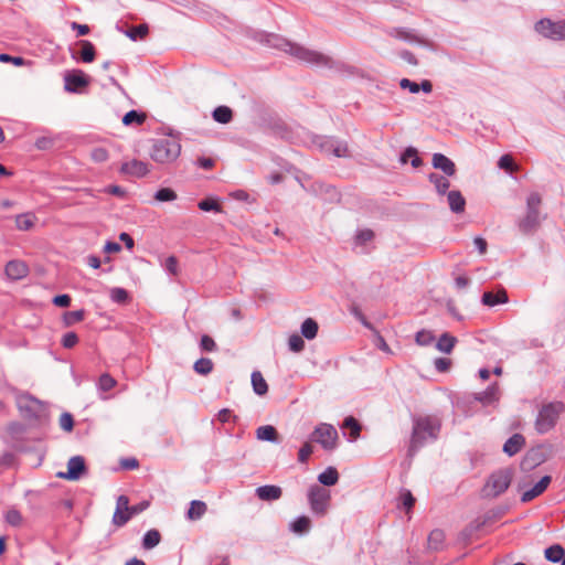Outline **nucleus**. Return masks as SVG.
<instances>
[{"label":"nucleus","mask_w":565,"mask_h":565,"mask_svg":"<svg viewBox=\"0 0 565 565\" xmlns=\"http://www.w3.org/2000/svg\"><path fill=\"white\" fill-rule=\"evenodd\" d=\"M117 384V381L109 375L108 373H104L99 376L97 387L102 392H108L114 388Z\"/></svg>","instance_id":"nucleus-43"},{"label":"nucleus","mask_w":565,"mask_h":565,"mask_svg":"<svg viewBox=\"0 0 565 565\" xmlns=\"http://www.w3.org/2000/svg\"><path fill=\"white\" fill-rule=\"evenodd\" d=\"M440 420L434 416H426V438L429 437L436 440L440 431Z\"/></svg>","instance_id":"nucleus-34"},{"label":"nucleus","mask_w":565,"mask_h":565,"mask_svg":"<svg viewBox=\"0 0 565 565\" xmlns=\"http://www.w3.org/2000/svg\"><path fill=\"white\" fill-rule=\"evenodd\" d=\"M108 151L103 147L94 148L90 152V158L97 163L105 162L108 160Z\"/></svg>","instance_id":"nucleus-54"},{"label":"nucleus","mask_w":565,"mask_h":565,"mask_svg":"<svg viewBox=\"0 0 565 565\" xmlns=\"http://www.w3.org/2000/svg\"><path fill=\"white\" fill-rule=\"evenodd\" d=\"M193 370L200 375H207L213 370V362L209 358H201L194 363Z\"/></svg>","instance_id":"nucleus-39"},{"label":"nucleus","mask_w":565,"mask_h":565,"mask_svg":"<svg viewBox=\"0 0 565 565\" xmlns=\"http://www.w3.org/2000/svg\"><path fill=\"white\" fill-rule=\"evenodd\" d=\"M82 45L81 58L85 63H90L95 58V47L92 42L83 40L79 42Z\"/></svg>","instance_id":"nucleus-40"},{"label":"nucleus","mask_w":565,"mask_h":565,"mask_svg":"<svg viewBox=\"0 0 565 565\" xmlns=\"http://www.w3.org/2000/svg\"><path fill=\"white\" fill-rule=\"evenodd\" d=\"M401 500H402L403 507L406 510H409L415 503V498L408 490H405L401 493Z\"/></svg>","instance_id":"nucleus-64"},{"label":"nucleus","mask_w":565,"mask_h":565,"mask_svg":"<svg viewBox=\"0 0 565 565\" xmlns=\"http://www.w3.org/2000/svg\"><path fill=\"white\" fill-rule=\"evenodd\" d=\"M85 311L84 310H75V311H67L64 313V323L66 326H72L76 322H79L84 319Z\"/></svg>","instance_id":"nucleus-46"},{"label":"nucleus","mask_w":565,"mask_h":565,"mask_svg":"<svg viewBox=\"0 0 565 565\" xmlns=\"http://www.w3.org/2000/svg\"><path fill=\"white\" fill-rule=\"evenodd\" d=\"M181 151V146L178 141L172 139H159L154 141L151 149V158L161 164L171 163L174 161Z\"/></svg>","instance_id":"nucleus-6"},{"label":"nucleus","mask_w":565,"mask_h":565,"mask_svg":"<svg viewBox=\"0 0 565 565\" xmlns=\"http://www.w3.org/2000/svg\"><path fill=\"white\" fill-rule=\"evenodd\" d=\"M6 275L11 280H20L28 276L29 267L22 260H10L4 267Z\"/></svg>","instance_id":"nucleus-15"},{"label":"nucleus","mask_w":565,"mask_h":565,"mask_svg":"<svg viewBox=\"0 0 565 565\" xmlns=\"http://www.w3.org/2000/svg\"><path fill=\"white\" fill-rule=\"evenodd\" d=\"M542 198L537 192H532L526 199V214L518 222L520 232L524 235L533 234L541 224L540 206Z\"/></svg>","instance_id":"nucleus-2"},{"label":"nucleus","mask_w":565,"mask_h":565,"mask_svg":"<svg viewBox=\"0 0 565 565\" xmlns=\"http://www.w3.org/2000/svg\"><path fill=\"white\" fill-rule=\"evenodd\" d=\"M565 555V550L559 544H553L544 551L545 558L551 563H558Z\"/></svg>","instance_id":"nucleus-31"},{"label":"nucleus","mask_w":565,"mask_h":565,"mask_svg":"<svg viewBox=\"0 0 565 565\" xmlns=\"http://www.w3.org/2000/svg\"><path fill=\"white\" fill-rule=\"evenodd\" d=\"M120 172L129 177L142 178L148 174L149 167L148 163L134 159L124 162L120 167Z\"/></svg>","instance_id":"nucleus-14"},{"label":"nucleus","mask_w":565,"mask_h":565,"mask_svg":"<svg viewBox=\"0 0 565 565\" xmlns=\"http://www.w3.org/2000/svg\"><path fill=\"white\" fill-rule=\"evenodd\" d=\"M78 342V337L75 332H67L63 335L62 338V345L65 348V349H72L74 348Z\"/></svg>","instance_id":"nucleus-60"},{"label":"nucleus","mask_w":565,"mask_h":565,"mask_svg":"<svg viewBox=\"0 0 565 565\" xmlns=\"http://www.w3.org/2000/svg\"><path fill=\"white\" fill-rule=\"evenodd\" d=\"M282 490L278 486L265 484L256 489V495L263 501H276L281 498Z\"/></svg>","instance_id":"nucleus-19"},{"label":"nucleus","mask_w":565,"mask_h":565,"mask_svg":"<svg viewBox=\"0 0 565 565\" xmlns=\"http://www.w3.org/2000/svg\"><path fill=\"white\" fill-rule=\"evenodd\" d=\"M339 480L338 470L334 467H328L318 476V481L322 486L331 487L334 486Z\"/></svg>","instance_id":"nucleus-28"},{"label":"nucleus","mask_w":565,"mask_h":565,"mask_svg":"<svg viewBox=\"0 0 565 565\" xmlns=\"http://www.w3.org/2000/svg\"><path fill=\"white\" fill-rule=\"evenodd\" d=\"M313 143L326 154H333L338 158L350 156L348 143L343 140L332 137H317Z\"/></svg>","instance_id":"nucleus-9"},{"label":"nucleus","mask_w":565,"mask_h":565,"mask_svg":"<svg viewBox=\"0 0 565 565\" xmlns=\"http://www.w3.org/2000/svg\"><path fill=\"white\" fill-rule=\"evenodd\" d=\"M86 472L85 459L82 456H73L67 461V471L57 472L60 479L76 481Z\"/></svg>","instance_id":"nucleus-11"},{"label":"nucleus","mask_w":565,"mask_h":565,"mask_svg":"<svg viewBox=\"0 0 565 565\" xmlns=\"http://www.w3.org/2000/svg\"><path fill=\"white\" fill-rule=\"evenodd\" d=\"M399 86L404 89L408 88L411 93H418L419 90H424V82L418 84L409 81L408 78L401 79Z\"/></svg>","instance_id":"nucleus-59"},{"label":"nucleus","mask_w":565,"mask_h":565,"mask_svg":"<svg viewBox=\"0 0 565 565\" xmlns=\"http://www.w3.org/2000/svg\"><path fill=\"white\" fill-rule=\"evenodd\" d=\"M17 407L26 420L42 422L46 417V408L42 401L30 393H20L15 397Z\"/></svg>","instance_id":"nucleus-3"},{"label":"nucleus","mask_w":565,"mask_h":565,"mask_svg":"<svg viewBox=\"0 0 565 565\" xmlns=\"http://www.w3.org/2000/svg\"><path fill=\"white\" fill-rule=\"evenodd\" d=\"M513 477L511 468H503L493 471L482 488L484 498H497L510 487Z\"/></svg>","instance_id":"nucleus-4"},{"label":"nucleus","mask_w":565,"mask_h":565,"mask_svg":"<svg viewBox=\"0 0 565 565\" xmlns=\"http://www.w3.org/2000/svg\"><path fill=\"white\" fill-rule=\"evenodd\" d=\"M312 454V446L309 443L303 444L298 452V460L303 463L308 460Z\"/></svg>","instance_id":"nucleus-63"},{"label":"nucleus","mask_w":565,"mask_h":565,"mask_svg":"<svg viewBox=\"0 0 565 565\" xmlns=\"http://www.w3.org/2000/svg\"><path fill=\"white\" fill-rule=\"evenodd\" d=\"M458 340L449 332H444L436 342V349L445 354H450L456 347Z\"/></svg>","instance_id":"nucleus-23"},{"label":"nucleus","mask_w":565,"mask_h":565,"mask_svg":"<svg viewBox=\"0 0 565 565\" xmlns=\"http://www.w3.org/2000/svg\"><path fill=\"white\" fill-rule=\"evenodd\" d=\"M15 462L17 456L11 451L3 452L0 456V467L2 468H11L15 465Z\"/></svg>","instance_id":"nucleus-58"},{"label":"nucleus","mask_w":565,"mask_h":565,"mask_svg":"<svg viewBox=\"0 0 565 565\" xmlns=\"http://www.w3.org/2000/svg\"><path fill=\"white\" fill-rule=\"evenodd\" d=\"M310 527H311V521L306 515L298 516L290 523V531H292L296 534H300V535L308 533Z\"/></svg>","instance_id":"nucleus-29"},{"label":"nucleus","mask_w":565,"mask_h":565,"mask_svg":"<svg viewBox=\"0 0 565 565\" xmlns=\"http://www.w3.org/2000/svg\"><path fill=\"white\" fill-rule=\"evenodd\" d=\"M131 518V514L125 512V510H115L113 515V523L116 526H124Z\"/></svg>","instance_id":"nucleus-50"},{"label":"nucleus","mask_w":565,"mask_h":565,"mask_svg":"<svg viewBox=\"0 0 565 565\" xmlns=\"http://www.w3.org/2000/svg\"><path fill=\"white\" fill-rule=\"evenodd\" d=\"M311 440L320 444L326 450H333L337 447L338 431L327 423L319 424L310 436Z\"/></svg>","instance_id":"nucleus-8"},{"label":"nucleus","mask_w":565,"mask_h":565,"mask_svg":"<svg viewBox=\"0 0 565 565\" xmlns=\"http://www.w3.org/2000/svg\"><path fill=\"white\" fill-rule=\"evenodd\" d=\"M447 201L449 209L454 213H462L465 212L466 207V199L458 190H452L447 193Z\"/></svg>","instance_id":"nucleus-21"},{"label":"nucleus","mask_w":565,"mask_h":565,"mask_svg":"<svg viewBox=\"0 0 565 565\" xmlns=\"http://www.w3.org/2000/svg\"><path fill=\"white\" fill-rule=\"evenodd\" d=\"M408 161L414 168L422 166V158L418 156L417 150L413 147L407 148L401 156L402 163H407Z\"/></svg>","instance_id":"nucleus-36"},{"label":"nucleus","mask_w":565,"mask_h":565,"mask_svg":"<svg viewBox=\"0 0 565 565\" xmlns=\"http://www.w3.org/2000/svg\"><path fill=\"white\" fill-rule=\"evenodd\" d=\"M55 139L51 136H42L35 140V147L39 150H49L54 146Z\"/></svg>","instance_id":"nucleus-52"},{"label":"nucleus","mask_w":565,"mask_h":565,"mask_svg":"<svg viewBox=\"0 0 565 565\" xmlns=\"http://www.w3.org/2000/svg\"><path fill=\"white\" fill-rule=\"evenodd\" d=\"M288 345L290 351L298 353L303 350L305 341L301 335L295 333L289 337Z\"/></svg>","instance_id":"nucleus-48"},{"label":"nucleus","mask_w":565,"mask_h":565,"mask_svg":"<svg viewBox=\"0 0 565 565\" xmlns=\"http://www.w3.org/2000/svg\"><path fill=\"white\" fill-rule=\"evenodd\" d=\"M36 216L31 213H22L15 216V226L19 231H30L33 228Z\"/></svg>","instance_id":"nucleus-26"},{"label":"nucleus","mask_w":565,"mask_h":565,"mask_svg":"<svg viewBox=\"0 0 565 565\" xmlns=\"http://www.w3.org/2000/svg\"><path fill=\"white\" fill-rule=\"evenodd\" d=\"M149 32V29H148V25L147 24H139V25H136V26H132L130 28L127 32H126V35L132 40V41H137V40H141L143 38H146V35L148 34Z\"/></svg>","instance_id":"nucleus-42"},{"label":"nucleus","mask_w":565,"mask_h":565,"mask_svg":"<svg viewBox=\"0 0 565 565\" xmlns=\"http://www.w3.org/2000/svg\"><path fill=\"white\" fill-rule=\"evenodd\" d=\"M331 495L329 490L317 484L311 486L308 492V500L311 511L319 516L327 513Z\"/></svg>","instance_id":"nucleus-7"},{"label":"nucleus","mask_w":565,"mask_h":565,"mask_svg":"<svg viewBox=\"0 0 565 565\" xmlns=\"http://www.w3.org/2000/svg\"><path fill=\"white\" fill-rule=\"evenodd\" d=\"M525 446V437L522 434H513L503 445V452L509 457L516 455Z\"/></svg>","instance_id":"nucleus-18"},{"label":"nucleus","mask_w":565,"mask_h":565,"mask_svg":"<svg viewBox=\"0 0 565 565\" xmlns=\"http://www.w3.org/2000/svg\"><path fill=\"white\" fill-rule=\"evenodd\" d=\"M258 36L259 42L265 43L268 46L287 52L297 60L305 62L307 64L328 68H331L334 65V62L330 56L319 51L307 49L297 43H291L290 41L278 34L262 32L258 34Z\"/></svg>","instance_id":"nucleus-1"},{"label":"nucleus","mask_w":565,"mask_h":565,"mask_svg":"<svg viewBox=\"0 0 565 565\" xmlns=\"http://www.w3.org/2000/svg\"><path fill=\"white\" fill-rule=\"evenodd\" d=\"M342 427L350 429V441L356 440L362 429L360 423L352 416L344 419Z\"/></svg>","instance_id":"nucleus-37"},{"label":"nucleus","mask_w":565,"mask_h":565,"mask_svg":"<svg viewBox=\"0 0 565 565\" xmlns=\"http://www.w3.org/2000/svg\"><path fill=\"white\" fill-rule=\"evenodd\" d=\"M252 385L254 392L259 396H263L268 392V385L259 371H254L252 373Z\"/></svg>","instance_id":"nucleus-30"},{"label":"nucleus","mask_w":565,"mask_h":565,"mask_svg":"<svg viewBox=\"0 0 565 565\" xmlns=\"http://www.w3.org/2000/svg\"><path fill=\"white\" fill-rule=\"evenodd\" d=\"M146 120V116L142 113H139L137 110H129L122 117V124L125 126H129L131 124L141 125Z\"/></svg>","instance_id":"nucleus-41"},{"label":"nucleus","mask_w":565,"mask_h":565,"mask_svg":"<svg viewBox=\"0 0 565 565\" xmlns=\"http://www.w3.org/2000/svg\"><path fill=\"white\" fill-rule=\"evenodd\" d=\"M6 521L12 526H19L22 523V515L18 510L11 509L6 513Z\"/></svg>","instance_id":"nucleus-56"},{"label":"nucleus","mask_w":565,"mask_h":565,"mask_svg":"<svg viewBox=\"0 0 565 565\" xmlns=\"http://www.w3.org/2000/svg\"><path fill=\"white\" fill-rule=\"evenodd\" d=\"M154 199L160 202H171L177 199V193L170 188H161L154 193Z\"/></svg>","instance_id":"nucleus-45"},{"label":"nucleus","mask_w":565,"mask_h":565,"mask_svg":"<svg viewBox=\"0 0 565 565\" xmlns=\"http://www.w3.org/2000/svg\"><path fill=\"white\" fill-rule=\"evenodd\" d=\"M498 167L502 170L512 172L515 169V163L510 154H503L500 157L498 161Z\"/></svg>","instance_id":"nucleus-51"},{"label":"nucleus","mask_w":565,"mask_h":565,"mask_svg":"<svg viewBox=\"0 0 565 565\" xmlns=\"http://www.w3.org/2000/svg\"><path fill=\"white\" fill-rule=\"evenodd\" d=\"M60 426L65 431H71L74 426L73 416L70 413H63L60 417Z\"/></svg>","instance_id":"nucleus-62"},{"label":"nucleus","mask_w":565,"mask_h":565,"mask_svg":"<svg viewBox=\"0 0 565 565\" xmlns=\"http://www.w3.org/2000/svg\"><path fill=\"white\" fill-rule=\"evenodd\" d=\"M212 116L220 124H228L233 118V111L227 106H218L213 110Z\"/></svg>","instance_id":"nucleus-35"},{"label":"nucleus","mask_w":565,"mask_h":565,"mask_svg":"<svg viewBox=\"0 0 565 565\" xmlns=\"http://www.w3.org/2000/svg\"><path fill=\"white\" fill-rule=\"evenodd\" d=\"M535 31L552 40L565 39V20L553 22L550 19H542L535 23Z\"/></svg>","instance_id":"nucleus-10"},{"label":"nucleus","mask_w":565,"mask_h":565,"mask_svg":"<svg viewBox=\"0 0 565 565\" xmlns=\"http://www.w3.org/2000/svg\"><path fill=\"white\" fill-rule=\"evenodd\" d=\"M198 206L200 210H202L204 212H210V211L220 212L221 211L220 204L212 199H205V200L200 201Z\"/></svg>","instance_id":"nucleus-53"},{"label":"nucleus","mask_w":565,"mask_h":565,"mask_svg":"<svg viewBox=\"0 0 565 565\" xmlns=\"http://www.w3.org/2000/svg\"><path fill=\"white\" fill-rule=\"evenodd\" d=\"M451 360L448 358H436L434 360V366L439 373L448 372L451 367Z\"/></svg>","instance_id":"nucleus-57"},{"label":"nucleus","mask_w":565,"mask_h":565,"mask_svg":"<svg viewBox=\"0 0 565 565\" xmlns=\"http://www.w3.org/2000/svg\"><path fill=\"white\" fill-rule=\"evenodd\" d=\"M552 481L551 476H544L539 482L534 484L530 490L523 492L521 495V502L526 503L541 495L550 486Z\"/></svg>","instance_id":"nucleus-16"},{"label":"nucleus","mask_w":565,"mask_h":565,"mask_svg":"<svg viewBox=\"0 0 565 565\" xmlns=\"http://www.w3.org/2000/svg\"><path fill=\"white\" fill-rule=\"evenodd\" d=\"M256 437L259 440L270 441L274 444L279 443L277 429L271 425L260 426L256 429Z\"/></svg>","instance_id":"nucleus-24"},{"label":"nucleus","mask_w":565,"mask_h":565,"mask_svg":"<svg viewBox=\"0 0 565 565\" xmlns=\"http://www.w3.org/2000/svg\"><path fill=\"white\" fill-rule=\"evenodd\" d=\"M473 398L484 405L491 404L499 398L498 383L489 385L484 391L476 393Z\"/></svg>","instance_id":"nucleus-22"},{"label":"nucleus","mask_w":565,"mask_h":565,"mask_svg":"<svg viewBox=\"0 0 565 565\" xmlns=\"http://www.w3.org/2000/svg\"><path fill=\"white\" fill-rule=\"evenodd\" d=\"M373 236L374 233L369 228L358 231L354 237L355 245H365L372 241Z\"/></svg>","instance_id":"nucleus-49"},{"label":"nucleus","mask_w":565,"mask_h":565,"mask_svg":"<svg viewBox=\"0 0 565 565\" xmlns=\"http://www.w3.org/2000/svg\"><path fill=\"white\" fill-rule=\"evenodd\" d=\"M207 511V505L204 501L193 500L190 503V508L186 512V518L191 521L200 520Z\"/></svg>","instance_id":"nucleus-25"},{"label":"nucleus","mask_w":565,"mask_h":565,"mask_svg":"<svg viewBox=\"0 0 565 565\" xmlns=\"http://www.w3.org/2000/svg\"><path fill=\"white\" fill-rule=\"evenodd\" d=\"M200 348L202 351L214 352L217 349L215 341L207 334L201 337Z\"/></svg>","instance_id":"nucleus-55"},{"label":"nucleus","mask_w":565,"mask_h":565,"mask_svg":"<svg viewBox=\"0 0 565 565\" xmlns=\"http://www.w3.org/2000/svg\"><path fill=\"white\" fill-rule=\"evenodd\" d=\"M431 164L435 169L441 170L447 177H452L456 173L454 161L443 153H434Z\"/></svg>","instance_id":"nucleus-17"},{"label":"nucleus","mask_w":565,"mask_h":565,"mask_svg":"<svg viewBox=\"0 0 565 565\" xmlns=\"http://www.w3.org/2000/svg\"><path fill=\"white\" fill-rule=\"evenodd\" d=\"M390 35L395 39H399V40H404V41H408V42H412L415 40V35L411 31H408L406 29H402V28L392 29L390 31Z\"/></svg>","instance_id":"nucleus-47"},{"label":"nucleus","mask_w":565,"mask_h":565,"mask_svg":"<svg viewBox=\"0 0 565 565\" xmlns=\"http://www.w3.org/2000/svg\"><path fill=\"white\" fill-rule=\"evenodd\" d=\"M509 301L505 289L500 288L498 292L486 291L481 297L482 305L487 307H494L497 305L507 303Z\"/></svg>","instance_id":"nucleus-20"},{"label":"nucleus","mask_w":565,"mask_h":565,"mask_svg":"<svg viewBox=\"0 0 565 565\" xmlns=\"http://www.w3.org/2000/svg\"><path fill=\"white\" fill-rule=\"evenodd\" d=\"M64 82L65 90L72 93L77 92L79 88L88 85L86 75L79 70L66 73L64 76Z\"/></svg>","instance_id":"nucleus-13"},{"label":"nucleus","mask_w":565,"mask_h":565,"mask_svg":"<svg viewBox=\"0 0 565 565\" xmlns=\"http://www.w3.org/2000/svg\"><path fill=\"white\" fill-rule=\"evenodd\" d=\"M444 542L445 533L439 529L433 530L427 537L428 547L435 551L440 550L444 546Z\"/></svg>","instance_id":"nucleus-33"},{"label":"nucleus","mask_w":565,"mask_h":565,"mask_svg":"<svg viewBox=\"0 0 565 565\" xmlns=\"http://www.w3.org/2000/svg\"><path fill=\"white\" fill-rule=\"evenodd\" d=\"M543 445L532 447L522 458L520 467L523 471H531L546 461L547 456L543 451Z\"/></svg>","instance_id":"nucleus-12"},{"label":"nucleus","mask_w":565,"mask_h":565,"mask_svg":"<svg viewBox=\"0 0 565 565\" xmlns=\"http://www.w3.org/2000/svg\"><path fill=\"white\" fill-rule=\"evenodd\" d=\"M564 411L562 402H552L542 406L535 419V429L543 435L553 429Z\"/></svg>","instance_id":"nucleus-5"},{"label":"nucleus","mask_w":565,"mask_h":565,"mask_svg":"<svg viewBox=\"0 0 565 565\" xmlns=\"http://www.w3.org/2000/svg\"><path fill=\"white\" fill-rule=\"evenodd\" d=\"M109 297L115 303H125L129 298V294L121 287H114L109 291Z\"/></svg>","instance_id":"nucleus-44"},{"label":"nucleus","mask_w":565,"mask_h":565,"mask_svg":"<svg viewBox=\"0 0 565 565\" xmlns=\"http://www.w3.org/2000/svg\"><path fill=\"white\" fill-rule=\"evenodd\" d=\"M428 180L435 185L436 192L440 195L446 194L450 186L449 180L438 173H429Z\"/></svg>","instance_id":"nucleus-27"},{"label":"nucleus","mask_w":565,"mask_h":565,"mask_svg":"<svg viewBox=\"0 0 565 565\" xmlns=\"http://www.w3.org/2000/svg\"><path fill=\"white\" fill-rule=\"evenodd\" d=\"M161 535L159 531L152 529L146 532L142 539V546L146 550H151L160 543Z\"/></svg>","instance_id":"nucleus-38"},{"label":"nucleus","mask_w":565,"mask_h":565,"mask_svg":"<svg viewBox=\"0 0 565 565\" xmlns=\"http://www.w3.org/2000/svg\"><path fill=\"white\" fill-rule=\"evenodd\" d=\"M0 62L2 63H12L15 66H23L26 62L21 56H12L7 53L0 54Z\"/></svg>","instance_id":"nucleus-61"},{"label":"nucleus","mask_w":565,"mask_h":565,"mask_svg":"<svg viewBox=\"0 0 565 565\" xmlns=\"http://www.w3.org/2000/svg\"><path fill=\"white\" fill-rule=\"evenodd\" d=\"M319 326L312 318H307L301 324V335L308 340H312L317 337Z\"/></svg>","instance_id":"nucleus-32"}]
</instances>
